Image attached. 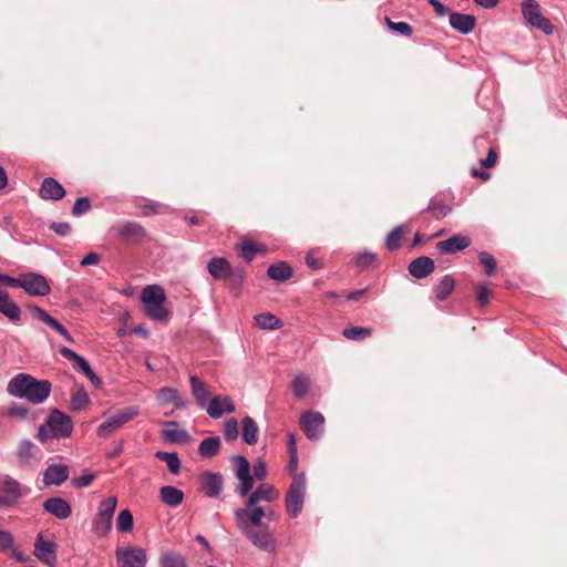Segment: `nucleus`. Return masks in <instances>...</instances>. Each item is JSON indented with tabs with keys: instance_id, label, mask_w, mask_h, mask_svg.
<instances>
[{
	"instance_id": "obj_51",
	"label": "nucleus",
	"mask_w": 567,
	"mask_h": 567,
	"mask_svg": "<svg viewBox=\"0 0 567 567\" xmlns=\"http://www.w3.org/2000/svg\"><path fill=\"white\" fill-rule=\"evenodd\" d=\"M480 262L485 267L486 274L491 276L496 269L495 258L485 251H482L478 256Z\"/></svg>"
},
{
	"instance_id": "obj_26",
	"label": "nucleus",
	"mask_w": 567,
	"mask_h": 567,
	"mask_svg": "<svg viewBox=\"0 0 567 567\" xmlns=\"http://www.w3.org/2000/svg\"><path fill=\"white\" fill-rule=\"evenodd\" d=\"M55 545L52 542L44 540L41 535L38 536L34 544V554L43 563L51 565L55 560Z\"/></svg>"
},
{
	"instance_id": "obj_42",
	"label": "nucleus",
	"mask_w": 567,
	"mask_h": 567,
	"mask_svg": "<svg viewBox=\"0 0 567 567\" xmlns=\"http://www.w3.org/2000/svg\"><path fill=\"white\" fill-rule=\"evenodd\" d=\"M116 527L120 532H130L133 528V515L128 509L120 512L116 519Z\"/></svg>"
},
{
	"instance_id": "obj_7",
	"label": "nucleus",
	"mask_w": 567,
	"mask_h": 567,
	"mask_svg": "<svg viewBox=\"0 0 567 567\" xmlns=\"http://www.w3.org/2000/svg\"><path fill=\"white\" fill-rule=\"evenodd\" d=\"M256 547L272 553L276 549V542L267 525L251 526L246 529H239Z\"/></svg>"
},
{
	"instance_id": "obj_27",
	"label": "nucleus",
	"mask_w": 567,
	"mask_h": 567,
	"mask_svg": "<svg viewBox=\"0 0 567 567\" xmlns=\"http://www.w3.org/2000/svg\"><path fill=\"white\" fill-rule=\"evenodd\" d=\"M189 381H190L192 393H193L197 404L200 408H206V405L208 403V399L210 396V392H209L207 385L205 384V382H203L196 375H192Z\"/></svg>"
},
{
	"instance_id": "obj_10",
	"label": "nucleus",
	"mask_w": 567,
	"mask_h": 567,
	"mask_svg": "<svg viewBox=\"0 0 567 567\" xmlns=\"http://www.w3.org/2000/svg\"><path fill=\"white\" fill-rule=\"evenodd\" d=\"M47 425L51 431L52 437H68L73 430V423L69 415L65 413L53 410L47 419Z\"/></svg>"
},
{
	"instance_id": "obj_14",
	"label": "nucleus",
	"mask_w": 567,
	"mask_h": 567,
	"mask_svg": "<svg viewBox=\"0 0 567 567\" xmlns=\"http://www.w3.org/2000/svg\"><path fill=\"white\" fill-rule=\"evenodd\" d=\"M41 456V450L31 441L23 440L18 444L17 457L20 466H32L33 464L40 462Z\"/></svg>"
},
{
	"instance_id": "obj_48",
	"label": "nucleus",
	"mask_w": 567,
	"mask_h": 567,
	"mask_svg": "<svg viewBox=\"0 0 567 567\" xmlns=\"http://www.w3.org/2000/svg\"><path fill=\"white\" fill-rule=\"evenodd\" d=\"M258 250V244L254 243L252 240H245L241 244V257L246 261H251L257 254Z\"/></svg>"
},
{
	"instance_id": "obj_57",
	"label": "nucleus",
	"mask_w": 567,
	"mask_h": 567,
	"mask_svg": "<svg viewBox=\"0 0 567 567\" xmlns=\"http://www.w3.org/2000/svg\"><path fill=\"white\" fill-rule=\"evenodd\" d=\"M50 229L59 236H66L71 231V225L69 223H52Z\"/></svg>"
},
{
	"instance_id": "obj_44",
	"label": "nucleus",
	"mask_w": 567,
	"mask_h": 567,
	"mask_svg": "<svg viewBox=\"0 0 567 567\" xmlns=\"http://www.w3.org/2000/svg\"><path fill=\"white\" fill-rule=\"evenodd\" d=\"M384 21L391 31L399 32L406 38L413 34V28L406 22H393L389 17H385Z\"/></svg>"
},
{
	"instance_id": "obj_22",
	"label": "nucleus",
	"mask_w": 567,
	"mask_h": 567,
	"mask_svg": "<svg viewBox=\"0 0 567 567\" xmlns=\"http://www.w3.org/2000/svg\"><path fill=\"white\" fill-rule=\"evenodd\" d=\"M68 478H69V467L63 464L49 465L43 473V482L45 485L60 486Z\"/></svg>"
},
{
	"instance_id": "obj_19",
	"label": "nucleus",
	"mask_w": 567,
	"mask_h": 567,
	"mask_svg": "<svg viewBox=\"0 0 567 567\" xmlns=\"http://www.w3.org/2000/svg\"><path fill=\"white\" fill-rule=\"evenodd\" d=\"M21 497L20 484L8 477L0 488V506H12Z\"/></svg>"
},
{
	"instance_id": "obj_25",
	"label": "nucleus",
	"mask_w": 567,
	"mask_h": 567,
	"mask_svg": "<svg viewBox=\"0 0 567 567\" xmlns=\"http://www.w3.org/2000/svg\"><path fill=\"white\" fill-rule=\"evenodd\" d=\"M450 24L456 31L467 34L474 30L476 18L472 14L452 12L450 14Z\"/></svg>"
},
{
	"instance_id": "obj_50",
	"label": "nucleus",
	"mask_w": 567,
	"mask_h": 567,
	"mask_svg": "<svg viewBox=\"0 0 567 567\" xmlns=\"http://www.w3.org/2000/svg\"><path fill=\"white\" fill-rule=\"evenodd\" d=\"M91 202L87 197H81L76 199V202L73 205L72 214L74 216H81L87 212L91 210Z\"/></svg>"
},
{
	"instance_id": "obj_55",
	"label": "nucleus",
	"mask_w": 567,
	"mask_h": 567,
	"mask_svg": "<svg viewBox=\"0 0 567 567\" xmlns=\"http://www.w3.org/2000/svg\"><path fill=\"white\" fill-rule=\"evenodd\" d=\"M374 260H375L374 254L362 252L357 257L355 262L359 267H369L374 262Z\"/></svg>"
},
{
	"instance_id": "obj_47",
	"label": "nucleus",
	"mask_w": 567,
	"mask_h": 567,
	"mask_svg": "<svg viewBox=\"0 0 567 567\" xmlns=\"http://www.w3.org/2000/svg\"><path fill=\"white\" fill-rule=\"evenodd\" d=\"M309 388V380L305 377H297L292 382V391L297 398H303Z\"/></svg>"
},
{
	"instance_id": "obj_43",
	"label": "nucleus",
	"mask_w": 567,
	"mask_h": 567,
	"mask_svg": "<svg viewBox=\"0 0 567 567\" xmlns=\"http://www.w3.org/2000/svg\"><path fill=\"white\" fill-rule=\"evenodd\" d=\"M29 309L32 311V316H33L34 319H37L39 321H42L43 323H45L50 328H53L58 323V320L54 319L52 316H50L42 308H39L37 306H29Z\"/></svg>"
},
{
	"instance_id": "obj_16",
	"label": "nucleus",
	"mask_w": 567,
	"mask_h": 567,
	"mask_svg": "<svg viewBox=\"0 0 567 567\" xmlns=\"http://www.w3.org/2000/svg\"><path fill=\"white\" fill-rule=\"evenodd\" d=\"M199 480L202 489L207 497L215 498L219 496L224 486V477L220 473L205 472Z\"/></svg>"
},
{
	"instance_id": "obj_58",
	"label": "nucleus",
	"mask_w": 567,
	"mask_h": 567,
	"mask_svg": "<svg viewBox=\"0 0 567 567\" xmlns=\"http://www.w3.org/2000/svg\"><path fill=\"white\" fill-rule=\"evenodd\" d=\"M29 409L22 404H13L9 409V415L14 417L24 419L28 415Z\"/></svg>"
},
{
	"instance_id": "obj_17",
	"label": "nucleus",
	"mask_w": 567,
	"mask_h": 567,
	"mask_svg": "<svg viewBox=\"0 0 567 567\" xmlns=\"http://www.w3.org/2000/svg\"><path fill=\"white\" fill-rule=\"evenodd\" d=\"M207 414L213 419H219L224 413H233L235 404L228 395H216L206 405Z\"/></svg>"
},
{
	"instance_id": "obj_56",
	"label": "nucleus",
	"mask_w": 567,
	"mask_h": 567,
	"mask_svg": "<svg viewBox=\"0 0 567 567\" xmlns=\"http://www.w3.org/2000/svg\"><path fill=\"white\" fill-rule=\"evenodd\" d=\"M266 475H267V465H266L265 461L259 458L254 465V476L252 477L261 481L266 477Z\"/></svg>"
},
{
	"instance_id": "obj_32",
	"label": "nucleus",
	"mask_w": 567,
	"mask_h": 567,
	"mask_svg": "<svg viewBox=\"0 0 567 567\" xmlns=\"http://www.w3.org/2000/svg\"><path fill=\"white\" fill-rule=\"evenodd\" d=\"M243 424V440L245 443L249 445H254L258 441V425L257 423L250 417L245 416L241 421Z\"/></svg>"
},
{
	"instance_id": "obj_61",
	"label": "nucleus",
	"mask_w": 567,
	"mask_h": 567,
	"mask_svg": "<svg viewBox=\"0 0 567 567\" xmlns=\"http://www.w3.org/2000/svg\"><path fill=\"white\" fill-rule=\"evenodd\" d=\"M94 480L93 474H85L73 480V485L76 487H87Z\"/></svg>"
},
{
	"instance_id": "obj_31",
	"label": "nucleus",
	"mask_w": 567,
	"mask_h": 567,
	"mask_svg": "<svg viewBox=\"0 0 567 567\" xmlns=\"http://www.w3.org/2000/svg\"><path fill=\"white\" fill-rule=\"evenodd\" d=\"M267 275L277 281H286L292 276L291 267L285 262H276L268 267Z\"/></svg>"
},
{
	"instance_id": "obj_13",
	"label": "nucleus",
	"mask_w": 567,
	"mask_h": 567,
	"mask_svg": "<svg viewBox=\"0 0 567 567\" xmlns=\"http://www.w3.org/2000/svg\"><path fill=\"white\" fill-rule=\"evenodd\" d=\"M266 516V509L264 507H254L250 511L248 508H238L235 511V519L238 529H246L251 526H265L261 523L262 517Z\"/></svg>"
},
{
	"instance_id": "obj_64",
	"label": "nucleus",
	"mask_w": 567,
	"mask_h": 567,
	"mask_svg": "<svg viewBox=\"0 0 567 567\" xmlns=\"http://www.w3.org/2000/svg\"><path fill=\"white\" fill-rule=\"evenodd\" d=\"M433 8L437 16L443 17L447 13L449 9L439 0H426Z\"/></svg>"
},
{
	"instance_id": "obj_24",
	"label": "nucleus",
	"mask_w": 567,
	"mask_h": 567,
	"mask_svg": "<svg viewBox=\"0 0 567 567\" xmlns=\"http://www.w3.org/2000/svg\"><path fill=\"white\" fill-rule=\"evenodd\" d=\"M43 508L59 519H65L71 515V506L61 497H51L43 503Z\"/></svg>"
},
{
	"instance_id": "obj_63",
	"label": "nucleus",
	"mask_w": 567,
	"mask_h": 567,
	"mask_svg": "<svg viewBox=\"0 0 567 567\" xmlns=\"http://www.w3.org/2000/svg\"><path fill=\"white\" fill-rule=\"evenodd\" d=\"M497 155L494 150H489L485 159L482 161V166L491 168L495 165Z\"/></svg>"
},
{
	"instance_id": "obj_29",
	"label": "nucleus",
	"mask_w": 567,
	"mask_h": 567,
	"mask_svg": "<svg viewBox=\"0 0 567 567\" xmlns=\"http://www.w3.org/2000/svg\"><path fill=\"white\" fill-rule=\"evenodd\" d=\"M0 312L13 322L19 321L21 317L20 308L10 299L7 291L0 298Z\"/></svg>"
},
{
	"instance_id": "obj_3",
	"label": "nucleus",
	"mask_w": 567,
	"mask_h": 567,
	"mask_svg": "<svg viewBox=\"0 0 567 567\" xmlns=\"http://www.w3.org/2000/svg\"><path fill=\"white\" fill-rule=\"evenodd\" d=\"M306 496V477L303 473L296 474L286 494V509L289 516L297 517L303 507Z\"/></svg>"
},
{
	"instance_id": "obj_4",
	"label": "nucleus",
	"mask_w": 567,
	"mask_h": 567,
	"mask_svg": "<svg viewBox=\"0 0 567 567\" xmlns=\"http://www.w3.org/2000/svg\"><path fill=\"white\" fill-rule=\"evenodd\" d=\"M138 414V409L135 406H126L120 409L107 416L97 427V435L106 437L115 430L120 429L127 422L132 421Z\"/></svg>"
},
{
	"instance_id": "obj_18",
	"label": "nucleus",
	"mask_w": 567,
	"mask_h": 567,
	"mask_svg": "<svg viewBox=\"0 0 567 567\" xmlns=\"http://www.w3.org/2000/svg\"><path fill=\"white\" fill-rule=\"evenodd\" d=\"M65 194L64 187L52 177L44 178L39 189V196L44 200H60Z\"/></svg>"
},
{
	"instance_id": "obj_20",
	"label": "nucleus",
	"mask_w": 567,
	"mask_h": 567,
	"mask_svg": "<svg viewBox=\"0 0 567 567\" xmlns=\"http://www.w3.org/2000/svg\"><path fill=\"white\" fill-rule=\"evenodd\" d=\"M409 272L416 279H422L431 275L435 269L433 259L427 256H421L413 259L409 265Z\"/></svg>"
},
{
	"instance_id": "obj_38",
	"label": "nucleus",
	"mask_w": 567,
	"mask_h": 567,
	"mask_svg": "<svg viewBox=\"0 0 567 567\" xmlns=\"http://www.w3.org/2000/svg\"><path fill=\"white\" fill-rule=\"evenodd\" d=\"M155 457L165 462L167 464L168 470L173 474H177L181 471V461L178 458L177 453H169V452H163L158 451L155 453Z\"/></svg>"
},
{
	"instance_id": "obj_46",
	"label": "nucleus",
	"mask_w": 567,
	"mask_h": 567,
	"mask_svg": "<svg viewBox=\"0 0 567 567\" xmlns=\"http://www.w3.org/2000/svg\"><path fill=\"white\" fill-rule=\"evenodd\" d=\"M89 403L87 393L84 390L76 391L70 401V406L73 411H79Z\"/></svg>"
},
{
	"instance_id": "obj_37",
	"label": "nucleus",
	"mask_w": 567,
	"mask_h": 567,
	"mask_svg": "<svg viewBox=\"0 0 567 567\" xmlns=\"http://www.w3.org/2000/svg\"><path fill=\"white\" fill-rule=\"evenodd\" d=\"M256 324L260 329H279L282 327V322L276 316L269 312L260 313L255 317Z\"/></svg>"
},
{
	"instance_id": "obj_40",
	"label": "nucleus",
	"mask_w": 567,
	"mask_h": 567,
	"mask_svg": "<svg viewBox=\"0 0 567 567\" xmlns=\"http://www.w3.org/2000/svg\"><path fill=\"white\" fill-rule=\"evenodd\" d=\"M342 336L349 340L360 341L371 337L372 329L363 327H349L343 329Z\"/></svg>"
},
{
	"instance_id": "obj_9",
	"label": "nucleus",
	"mask_w": 567,
	"mask_h": 567,
	"mask_svg": "<svg viewBox=\"0 0 567 567\" xmlns=\"http://www.w3.org/2000/svg\"><path fill=\"white\" fill-rule=\"evenodd\" d=\"M299 424L309 440H318L323 433L324 417L320 412L309 410L300 416Z\"/></svg>"
},
{
	"instance_id": "obj_54",
	"label": "nucleus",
	"mask_w": 567,
	"mask_h": 567,
	"mask_svg": "<svg viewBox=\"0 0 567 567\" xmlns=\"http://www.w3.org/2000/svg\"><path fill=\"white\" fill-rule=\"evenodd\" d=\"M238 480L240 481L239 494L241 496L248 495L251 492L252 486H254V477L250 475V476L238 478Z\"/></svg>"
},
{
	"instance_id": "obj_49",
	"label": "nucleus",
	"mask_w": 567,
	"mask_h": 567,
	"mask_svg": "<svg viewBox=\"0 0 567 567\" xmlns=\"http://www.w3.org/2000/svg\"><path fill=\"white\" fill-rule=\"evenodd\" d=\"M224 436L227 441H234L238 437V423L236 419L231 417L225 422Z\"/></svg>"
},
{
	"instance_id": "obj_15",
	"label": "nucleus",
	"mask_w": 567,
	"mask_h": 567,
	"mask_svg": "<svg viewBox=\"0 0 567 567\" xmlns=\"http://www.w3.org/2000/svg\"><path fill=\"white\" fill-rule=\"evenodd\" d=\"M60 354L71 361L75 362V368H78L90 381L92 384L97 388L101 385V379L93 372L89 362L73 350L66 347H62L60 349Z\"/></svg>"
},
{
	"instance_id": "obj_45",
	"label": "nucleus",
	"mask_w": 567,
	"mask_h": 567,
	"mask_svg": "<svg viewBox=\"0 0 567 567\" xmlns=\"http://www.w3.org/2000/svg\"><path fill=\"white\" fill-rule=\"evenodd\" d=\"M233 461L236 465L237 478L250 476V464L246 457L238 455L235 456Z\"/></svg>"
},
{
	"instance_id": "obj_39",
	"label": "nucleus",
	"mask_w": 567,
	"mask_h": 567,
	"mask_svg": "<svg viewBox=\"0 0 567 567\" xmlns=\"http://www.w3.org/2000/svg\"><path fill=\"white\" fill-rule=\"evenodd\" d=\"M161 567H187L185 558L175 551H167L161 557Z\"/></svg>"
},
{
	"instance_id": "obj_41",
	"label": "nucleus",
	"mask_w": 567,
	"mask_h": 567,
	"mask_svg": "<svg viewBox=\"0 0 567 567\" xmlns=\"http://www.w3.org/2000/svg\"><path fill=\"white\" fill-rule=\"evenodd\" d=\"M256 491L258 492L260 499L266 502H274L278 499L280 495L279 491L269 484H261Z\"/></svg>"
},
{
	"instance_id": "obj_60",
	"label": "nucleus",
	"mask_w": 567,
	"mask_h": 567,
	"mask_svg": "<svg viewBox=\"0 0 567 567\" xmlns=\"http://www.w3.org/2000/svg\"><path fill=\"white\" fill-rule=\"evenodd\" d=\"M306 264L309 268H311L313 270L321 269L323 266L321 260L318 257H316L313 252L307 254Z\"/></svg>"
},
{
	"instance_id": "obj_59",
	"label": "nucleus",
	"mask_w": 567,
	"mask_h": 567,
	"mask_svg": "<svg viewBox=\"0 0 567 567\" xmlns=\"http://www.w3.org/2000/svg\"><path fill=\"white\" fill-rule=\"evenodd\" d=\"M491 291L485 286H478L476 297L482 307L488 303Z\"/></svg>"
},
{
	"instance_id": "obj_36",
	"label": "nucleus",
	"mask_w": 567,
	"mask_h": 567,
	"mask_svg": "<svg viewBox=\"0 0 567 567\" xmlns=\"http://www.w3.org/2000/svg\"><path fill=\"white\" fill-rule=\"evenodd\" d=\"M406 234V227L404 225H400L395 227L386 237L385 239V247L389 250H396L402 243V239L404 238V235Z\"/></svg>"
},
{
	"instance_id": "obj_34",
	"label": "nucleus",
	"mask_w": 567,
	"mask_h": 567,
	"mask_svg": "<svg viewBox=\"0 0 567 567\" xmlns=\"http://www.w3.org/2000/svg\"><path fill=\"white\" fill-rule=\"evenodd\" d=\"M454 287V278L450 275L444 276L437 284V286L434 288L435 297L441 301L445 300L451 295Z\"/></svg>"
},
{
	"instance_id": "obj_23",
	"label": "nucleus",
	"mask_w": 567,
	"mask_h": 567,
	"mask_svg": "<svg viewBox=\"0 0 567 567\" xmlns=\"http://www.w3.org/2000/svg\"><path fill=\"white\" fill-rule=\"evenodd\" d=\"M471 245V239L464 235H454L449 239L439 241L436 244L437 250L444 254H454L467 248Z\"/></svg>"
},
{
	"instance_id": "obj_5",
	"label": "nucleus",
	"mask_w": 567,
	"mask_h": 567,
	"mask_svg": "<svg viewBox=\"0 0 567 567\" xmlns=\"http://www.w3.org/2000/svg\"><path fill=\"white\" fill-rule=\"evenodd\" d=\"M116 504L117 498L115 496H109L100 502L96 516L93 519V528L100 536L105 535L111 529Z\"/></svg>"
},
{
	"instance_id": "obj_2",
	"label": "nucleus",
	"mask_w": 567,
	"mask_h": 567,
	"mask_svg": "<svg viewBox=\"0 0 567 567\" xmlns=\"http://www.w3.org/2000/svg\"><path fill=\"white\" fill-rule=\"evenodd\" d=\"M141 299L150 319L163 321L168 318V310L164 307L166 296L159 286H146L142 291Z\"/></svg>"
},
{
	"instance_id": "obj_21",
	"label": "nucleus",
	"mask_w": 567,
	"mask_h": 567,
	"mask_svg": "<svg viewBox=\"0 0 567 567\" xmlns=\"http://www.w3.org/2000/svg\"><path fill=\"white\" fill-rule=\"evenodd\" d=\"M209 275L216 280H225L233 276V268L228 260L223 257H215L207 265Z\"/></svg>"
},
{
	"instance_id": "obj_11",
	"label": "nucleus",
	"mask_w": 567,
	"mask_h": 567,
	"mask_svg": "<svg viewBox=\"0 0 567 567\" xmlns=\"http://www.w3.org/2000/svg\"><path fill=\"white\" fill-rule=\"evenodd\" d=\"M19 287L31 296H47L50 293V286L47 279L35 272L22 275Z\"/></svg>"
},
{
	"instance_id": "obj_33",
	"label": "nucleus",
	"mask_w": 567,
	"mask_h": 567,
	"mask_svg": "<svg viewBox=\"0 0 567 567\" xmlns=\"http://www.w3.org/2000/svg\"><path fill=\"white\" fill-rule=\"evenodd\" d=\"M220 439L218 436H209L203 440L198 446V452L204 457H214L219 453Z\"/></svg>"
},
{
	"instance_id": "obj_28",
	"label": "nucleus",
	"mask_w": 567,
	"mask_h": 567,
	"mask_svg": "<svg viewBox=\"0 0 567 567\" xmlns=\"http://www.w3.org/2000/svg\"><path fill=\"white\" fill-rule=\"evenodd\" d=\"M161 501L172 507L181 505L184 501V493L174 486L166 485L159 489Z\"/></svg>"
},
{
	"instance_id": "obj_35",
	"label": "nucleus",
	"mask_w": 567,
	"mask_h": 567,
	"mask_svg": "<svg viewBox=\"0 0 567 567\" xmlns=\"http://www.w3.org/2000/svg\"><path fill=\"white\" fill-rule=\"evenodd\" d=\"M163 437L169 442H182L187 437V432L178 427L177 422L171 421L167 423V429L162 432Z\"/></svg>"
},
{
	"instance_id": "obj_12",
	"label": "nucleus",
	"mask_w": 567,
	"mask_h": 567,
	"mask_svg": "<svg viewBox=\"0 0 567 567\" xmlns=\"http://www.w3.org/2000/svg\"><path fill=\"white\" fill-rule=\"evenodd\" d=\"M116 560L118 567H145L147 556L143 548H120L116 550Z\"/></svg>"
},
{
	"instance_id": "obj_8",
	"label": "nucleus",
	"mask_w": 567,
	"mask_h": 567,
	"mask_svg": "<svg viewBox=\"0 0 567 567\" xmlns=\"http://www.w3.org/2000/svg\"><path fill=\"white\" fill-rule=\"evenodd\" d=\"M116 233L117 239L126 245H136L143 240L147 233L145 228L135 221H125L112 228Z\"/></svg>"
},
{
	"instance_id": "obj_52",
	"label": "nucleus",
	"mask_w": 567,
	"mask_h": 567,
	"mask_svg": "<svg viewBox=\"0 0 567 567\" xmlns=\"http://www.w3.org/2000/svg\"><path fill=\"white\" fill-rule=\"evenodd\" d=\"M163 205L158 202H148L147 204L141 205L140 210L143 216L157 215L161 212Z\"/></svg>"
},
{
	"instance_id": "obj_62",
	"label": "nucleus",
	"mask_w": 567,
	"mask_h": 567,
	"mask_svg": "<svg viewBox=\"0 0 567 567\" xmlns=\"http://www.w3.org/2000/svg\"><path fill=\"white\" fill-rule=\"evenodd\" d=\"M427 209H429L430 212H432V213H433V215H434L436 218H440V217H442V216H445V215H446V213H447L446 207H445L444 205H442V204H435V203H433V204H431V205L427 207Z\"/></svg>"
},
{
	"instance_id": "obj_30",
	"label": "nucleus",
	"mask_w": 567,
	"mask_h": 567,
	"mask_svg": "<svg viewBox=\"0 0 567 567\" xmlns=\"http://www.w3.org/2000/svg\"><path fill=\"white\" fill-rule=\"evenodd\" d=\"M158 400L162 404L174 403L176 409H184L186 403L178 391L173 388H163L158 391Z\"/></svg>"
},
{
	"instance_id": "obj_53",
	"label": "nucleus",
	"mask_w": 567,
	"mask_h": 567,
	"mask_svg": "<svg viewBox=\"0 0 567 567\" xmlns=\"http://www.w3.org/2000/svg\"><path fill=\"white\" fill-rule=\"evenodd\" d=\"M13 545V537L7 530L0 529V551H6L10 549Z\"/></svg>"
},
{
	"instance_id": "obj_6",
	"label": "nucleus",
	"mask_w": 567,
	"mask_h": 567,
	"mask_svg": "<svg viewBox=\"0 0 567 567\" xmlns=\"http://www.w3.org/2000/svg\"><path fill=\"white\" fill-rule=\"evenodd\" d=\"M522 12L525 20L532 27L542 30L546 34H551L554 32V25L542 14L540 6L536 0H524L522 2Z\"/></svg>"
},
{
	"instance_id": "obj_1",
	"label": "nucleus",
	"mask_w": 567,
	"mask_h": 567,
	"mask_svg": "<svg viewBox=\"0 0 567 567\" xmlns=\"http://www.w3.org/2000/svg\"><path fill=\"white\" fill-rule=\"evenodd\" d=\"M52 385L48 380H37L30 374L19 373L12 378L7 386L9 394L27 399L33 404L42 403L51 392Z\"/></svg>"
}]
</instances>
